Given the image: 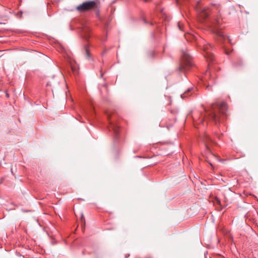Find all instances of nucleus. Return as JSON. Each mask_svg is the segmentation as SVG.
Segmentation results:
<instances>
[{"instance_id":"obj_1","label":"nucleus","mask_w":258,"mask_h":258,"mask_svg":"<svg viewBox=\"0 0 258 258\" xmlns=\"http://www.w3.org/2000/svg\"><path fill=\"white\" fill-rule=\"evenodd\" d=\"M227 109V104L225 102L220 103H213L207 108L205 109V114L204 117L199 118L196 123L203 124L208 121H214L218 124L224 119Z\"/></svg>"},{"instance_id":"obj_2","label":"nucleus","mask_w":258,"mask_h":258,"mask_svg":"<svg viewBox=\"0 0 258 258\" xmlns=\"http://www.w3.org/2000/svg\"><path fill=\"white\" fill-rule=\"evenodd\" d=\"M192 57L186 51H182L181 61L179 67L180 72H185L189 70L192 66Z\"/></svg>"},{"instance_id":"obj_3","label":"nucleus","mask_w":258,"mask_h":258,"mask_svg":"<svg viewBox=\"0 0 258 258\" xmlns=\"http://www.w3.org/2000/svg\"><path fill=\"white\" fill-rule=\"evenodd\" d=\"M222 18L221 14H218L214 18L211 22L212 27H213V32L217 34L218 36L222 39H225V36L222 32L219 31V29H221V27L222 24Z\"/></svg>"},{"instance_id":"obj_4","label":"nucleus","mask_w":258,"mask_h":258,"mask_svg":"<svg viewBox=\"0 0 258 258\" xmlns=\"http://www.w3.org/2000/svg\"><path fill=\"white\" fill-rule=\"evenodd\" d=\"M97 7V4L95 1H90L83 2L82 4L78 5L76 9L80 12H85L92 10H94Z\"/></svg>"},{"instance_id":"obj_5","label":"nucleus","mask_w":258,"mask_h":258,"mask_svg":"<svg viewBox=\"0 0 258 258\" xmlns=\"http://www.w3.org/2000/svg\"><path fill=\"white\" fill-rule=\"evenodd\" d=\"M212 50L213 47L209 43H207L203 45V51L204 52L205 57L210 61H212L214 59V56L212 52Z\"/></svg>"},{"instance_id":"obj_6","label":"nucleus","mask_w":258,"mask_h":258,"mask_svg":"<svg viewBox=\"0 0 258 258\" xmlns=\"http://www.w3.org/2000/svg\"><path fill=\"white\" fill-rule=\"evenodd\" d=\"M198 9V11L200 12V16L201 17L203 18V19H205L208 17L209 15V11L208 9L202 8H200Z\"/></svg>"},{"instance_id":"obj_7","label":"nucleus","mask_w":258,"mask_h":258,"mask_svg":"<svg viewBox=\"0 0 258 258\" xmlns=\"http://www.w3.org/2000/svg\"><path fill=\"white\" fill-rule=\"evenodd\" d=\"M114 133L115 135L117 136L119 133V126L111 120L110 121V127H109Z\"/></svg>"},{"instance_id":"obj_8","label":"nucleus","mask_w":258,"mask_h":258,"mask_svg":"<svg viewBox=\"0 0 258 258\" xmlns=\"http://www.w3.org/2000/svg\"><path fill=\"white\" fill-rule=\"evenodd\" d=\"M211 77V72L209 70H207L205 76H204V79L207 81L208 79H210Z\"/></svg>"},{"instance_id":"obj_9","label":"nucleus","mask_w":258,"mask_h":258,"mask_svg":"<svg viewBox=\"0 0 258 258\" xmlns=\"http://www.w3.org/2000/svg\"><path fill=\"white\" fill-rule=\"evenodd\" d=\"M84 49H85V52H86V57L89 58L90 57V54H89V50H88V46L86 45L84 47Z\"/></svg>"},{"instance_id":"obj_10","label":"nucleus","mask_w":258,"mask_h":258,"mask_svg":"<svg viewBox=\"0 0 258 258\" xmlns=\"http://www.w3.org/2000/svg\"><path fill=\"white\" fill-rule=\"evenodd\" d=\"M191 90V89H188L187 91L185 92L184 94L181 95V97L184 98L186 97V95Z\"/></svg>"},{"instance_id":"obj_11","label":"nucleus","mask_w":258,"mask_h":258,"mask_svg":"<svg viewBox=\"0 0 258 258\" xmlns=\"http://www.w3.org/2000/svg\"><path fill=\"white\" fill-rule=\"evenodd\" d=\"M205 140L206 141L213 142L211 138L209 137V136L206 135H205Z\"/></svg>"},{"instance_id":"obj_12","label":"nucleus","mask_w":258,"mask_h":258,"mask_svg":"<svg viewBox=\"0 0 258 258\" xmlns=\"http://www.w3.org/2000/svg\"><path fill=\"white\" fill-rule=\"evenodd\" d=\"M178 26L179 30H182V26H181V24H180V23H178Z\"/></svg>"},{"instance_id":"obj_13","label":"nucleus","mask_w":258,"mask_h":258,"mask_svg":"<svg viewBox=\"0 0 258 258\" xmlns=\"http://www.w3.org/2000/svg\"><path fill=\"white\" fill-rule=\"evenodd\" d=\"M130 256V254H125L124 258H127Z\"/></svg>"},{"instance_id":"obj_14","label":"nucleus","mask_w":258,"mask_h":258,"mask_svg":"<svg viewBox=\"0 0 258 258\" xmlns=\"http://www.w3.org/2000/svg\"><path fill=\"white\" fill-rule=\"evenodd\" d=\"M143 1L145 2H149L150 0H142Z\"/></svg>"},{"instance_id":"obj_15","label":"nucleus","mask_w":258,"mask_h":258,"mask_svg":"<svg viewBox=\"0 0 258 258\" xmlns=\"http://www.w3.org/2000/svg\"><path fill=\"white\" fill-rule=\"evenodd\" d=\"M50 82H48V83H47V86H49V85H50H50H51V84H50Z\"/></svg>"},{"instance_id":"obj_16","label":"nucleus","mask_w":258,"mask_h":258,"mask_svg":"<svg viewBox=\"0 0 258 258\" xmlns=\"http://www.w3.org/2000/svg\"><path fill=\"white\" fill-rule=\"evenodd\" d=\"M81 220H85V218H84V217L83 216H82V218H81Z\"/></svg>"},{"instance_id":"obj_17","label":"nucleus","mask_w":258,"mask_h":258,"mask_svg":"<svg viewBox=\"0 0 258 258\" xmlns=\"http://www.w3.org/2000/svg\"><path fill=\"white\" fill-rule=\"evenodd\" d=\"M144 22H145V23H147V22L146 21V20L145 19H144Z\"/></svg>"},{"instance_id":"obj_18","label":"nucleus","mask_w":258,"mask_h":258,"mask_svg":"<svg viewBox=\"0 0 258 258\" xmlns=\"http://www.w3.org/2000/svg\"><path fill=\"white\" fill-rule=\"evenodd\" d=\"M85 38L87 39V36H85Z\"/></svg>"},{"instance_id":"obj_19","label":"nucleus","mask_w":258,"mask_h":258,"mask_svg":"<svg viewBox=\"0 0 258 258\" xmlns=\"http://www.w3.org/2000/svg\"><path fill=\"white\" fill-rule=\"evenodd\" d=\"M206 147H207V148L209 149L208 147H207V146H206Z\"/></svg>"},{"instance_id":"obj_20","label":"nucleus","mask_w":258,"mask_h":258,"mask_svg":"<svg viewBox=\"0 0 258 258\" xmlns=\"http://www.w3.org/2000/svg\"><path fill=\"white\" fill-rule=\"evenodd\" d=\"M206 147H207V148L209 149L208 147H207V146H206Z\"/></svg>"}]
</instances>
